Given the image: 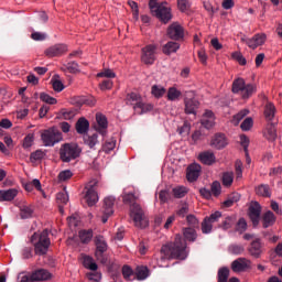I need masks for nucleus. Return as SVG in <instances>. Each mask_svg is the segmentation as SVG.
Instances as JSON below:
<instances>
[{"label":"nucleus","mask_w":282,"mask_h":282,"mask_svg":"<svg viewBox=\"0 0 282 282\" xmlns=\"http://www.w3.org/2000/svg\"><path fill=\"white\" fill-rule=\"evenodd\" d=\"M122 199L123 204H128L130 206V217H132L134 226L137 228H147L149 226V218H147L144 209H142L140 204L135 203V195L132 193L124 194Z\"/></svg>","instance_id":"nucleus-1"},{"label":"nucleus","mask_w":282,"mask_h":282,"mask_svg":"<svg viewBox=\"0 0 282 282\" xmlns=\"http://www.w3.org/2000/svg\"><path fill=\"white\" fill-rule=\"evenodd\" d=\"M162 254L167 259H180L184 261L188 257V251H186V240L182 236H176L173 243L164 245L161 248Z\"/></svg>","instance_id":"nucleus-2"},{"label":"nucleus","mask_w":282,"mask_h":282,"mask_svg":"<svg viewBox=\"0 0 282 282\" xmlns=\"http://www.w3.org/2000/svg\"><path fill=\"white\" fill-rule=\"evenodd\" d=\"M149 8L151 14L156 17L161 23H169L173 19V13H171V7L166 2H158V0H150Z\"/></svg>","instance_id":"nucleus-3"},{"label":"nucleus","mask_w":282,"mask_h":282,"mask_svg":"<svg viewBox=\"0 0 282 282\" xmlns=\"http://www.w3.org/2000/svg\"><path fill=\"white\" fill-rule=\"evenodd\" d=\"M31 243H33L35 248V254L42 257L43 254H47V250L50 249V230L44 229L40 235L34 232L31 237Z\"/></svg>","instance_id":"nucleus-4"},{"label":"nucleus","mask_w":282,"mask_h":282,"mask_svg":"<svg viewBox=\"0 0 282 282\" xmlns=\"http://www.w3.org/2000/svg\"><path fill=\"white\" fill-rule=\"evenodd\" d=\"M82 152L83 150L78 147V143H65L59 149V158L62 162H72V160L80 158Z\"/></svg>","instance_id":"nucleus-5"},{"label":"nucleus","mask_w":282,"mask_h":282,"mask_svg":"<svg viewBox=\"0 0 282 282\" xmlns=\"http://www.w3.org/2000/svg\"><path fill=\"white\" fill-rule=\"evenodd\" d=\"M41 139L44 147H54V144H58L63 140V133L56 128H50L42 132Z\"/></svg>","instance_id":"nucleus-6"},{"label":"nucleus","mask_w":282,"mask_h":282,"mask_svg":"<svg viewBox=\"0 0 282 282\" xmlns=\"http://www.w3.org/2000/svg\"><path fill=\"white\" fill-rule=\"evenodd\" d=\"M95 246H96L95 257L97 261H99V263H101L102 265H107L109 260L105 254V251L108 249L107 240H105V237H102L101 235L96 236Z\"/></svg>","instance_id":"nucleus-7"},{"label":"nucleus","mask_w":282,"mask_h":282,"mask_svg":"<svg viewBox=\"0 0 282 282\" xmlns=\"http://www.w3.org/2000/svg\"><path fill=\"white\" fill-rule=\"evenodd\" d=\"M185 113L187 116H197V110L199 109V100L195 98L194 91H186L184 97Z\"/></svg>","instance_id":"nucleus-8"},{"label":"nucleus","mask_w":282,"mask_h":282,"mask_svg":"<svg viewBox=\"0 0 282 282\" xmlns=\"http://www.w3.org/2000/svg\"><path fill=\"white\" fill-rule=\"evenodd\" d=\"M219 219H221V212H215L206 216L200 224L203 235H210L213 232V225L217 224Z\"/></svg>","instance_id":"nucleus-9"},{"label":"nucleus","mask_w":282,"mask_h":282,"mask_svg":"<svg viewBox=\"0 0 282 282\" xmlns=\"http://www.w3.org/2000/svg\"><path fill=\"white\" fill-rule=\"evenodd\" d=\"M98 181L93 180L86 185L85 199L88 206H96L98 204V192H96Z\"/></svg>","instance_id":"nucleus-10"},{"label":"nucleus","mask_w":282,"mask_h":282,"mask_svg":"<svg viewBox=\"0 0 282 282\" xmlns=\"http://www.w3.org/2000/svg\"><path fill=\"white\" fill-rule=\"evenodd\" d=\"M248 215L252 225L257 228L259 221H261V204L259 202H252L249 206Z\"/></svg>","instance_id":"nucleus-11"},{"label":"nucleus","mask_w":282,"mask_h":282,"mask_svg":"<svg viewBox=\"0 0 282 282\" xmlns=\"http://www.w3.org/2000/svg\"><path fill=\"white\" fill-rule=\"evenodd\" d=\"M155 50L158 47L153 44H149L142 48L141 61L144 65H153L155 63Z\"/></svg>","instance_id":"nucleus-12"},{"label":"nucleus","mask_w":282,"mask_h":282,"mask_svg":"<svg viewBox=\"0 0 282 282\" xmlns=\"http://www.w3.org/2000/svg\"><path fill=\"white\" fill-rule=\"evenodd\" d=\"M167 36L172 41H182L184 39V26H181L177 22H173L167 28Z\"/></svg>","instance_id":"nucleus-13"},{"label":"nucleus","mask_w":282,"mask_h":282,"mask_svg":"<svg viewBox=\"0 0 282 282\" xmlns=\"http://www.w3.org/2000/svg\"><path fill=\"white\" fill-rule=\"evenodd\" d=\"M116 204V197L108 196L104 199V216L101 218L102 224H107L111 215H113V205Z\"/></svg>","instance_id":"nucleus-14"},{"label":"nucleus","mask_w":282,"mask_h":282,"mask_svg":"<svg viewBox=\"0 0 282 282\" xmlns=\"http://www.w3.org/2000/svg\"><path fill=\"white\" fill-rule=\"evenodd\" d=\"M67 52V45L66 44H54L53 46H50L45 50L44 54L47 56V58H54L56 56H63V54H66Z\"/></svg>","instance_id":"nucleus-15"},{"label":"nucleus","mask_w":282,"mask_h":282,"mask_svg":"<svg viewBox=\"0 0 282 282\" xmlns=\"http://www.w3.org/2000/svg\"><path fill=\"white\" fill-rule=\"evenodd\" d=\"M248 252L254 259H259L261 254H263V242H261V238H256L249 246Z\"/></svg>","instance_id":"nucleus-16"},{"label":"nucleus","mask_w":282,"mask_h":282,"mask_svg":"<svg viewBox=\"0 0 282 282\" xmlns=\"http://www.w3.org/2000/svg\"><path fill=\"white\" fill-rule=\"evenodd\" d=\"M251 261L246 258H238L231 262L232 272H246L251 265Z\"/></svg>","instance_id":"nucleus-17"},{"label":"nucleus","mask_w":282,"mask_h":282,"mask_svg":"<svg viewBox=\"0 0 282 282\" xmlns=\"http://www.w3.org/2000/svg\"><path fill=\"white\" fill-rule=\"evenodd\" d=\"M200 173H202L200 164L194 163V164L189 165L186 171L187 182H197Z\"/></svg>","instance_id":"nucleus-18"},{"label":"nucleus","mask_w":282,"mask_h":282,"mask_svg":"<svg viewBox=\"0 0 282 282\" xmlns=\"http://www.w3.org/2000/svg\"><path fill=\"white\" fill-rule=\"evenodd\" d=\"M228 144V141L226 140V134L224 133H216L210 141V147L214 149H225V147Z\"/></svg>","instance_id":"nucleus-19"},{"label":"nucleus","mask_w":282,"mask_h":282,"mask_svg":"<svg viewBox=\"0 0 282 282\" xmlns=\"http://www.w3.org/2000/svg\"><path fill=\"white\" fill-rule=\"evenodd\" d=\"M200 124L205 129L215 127V113L212 110H206L200 119Z\"/></svg>","instance_id":"nucleus-20"},{"label":"nucleus","mask_w":282,"mask_h":282,"mask_svg":"<svg viewBox=\"0 0 282 282\" xmlns=\"http://www.w3.org/2000/svg\"><path fill=\"white\" fill-rule=\"evenodd\" d=\"M96 121H97L96 131L105 138V135H107V127H108L107 117H105L101 113H97Z\"/></svg>","instance_id":"nucleus-21"},{"label":"nucleus","mask_w":282,"mask_h":282,"mask_svg":"<svg viewBox=\"0 0 282 282\" xmlns=\"http://www.w3.org/2000/svg\"><path fill=\"white\" fill-rule=\"evenodd\" d=\"M262 228H271L276 224V216L272 210H267L261 217Z\"/></svg>","instance_id":"nucleus-22"},{"label":"nucleus","mask_w":282,"mask_h":282,"mask_svg":"<svg viewBox=\"0 0 282 282\" xmlns=\"http://www.w3.org/2000/svg\"><path fill=\"white\" fill-rule=\"evenodd\" d=\"M265 34H256L252 39L247 40V45L251 50H257L260 45H263L265 43Z\"/></svg>","instance_id":"nucleus-23"},{"label":"nucleus","mask_w":282,"mask_h":282,"mask_svg":"<svg viewBox=\"0 0 282 282\" xmlns=\"http://www.w3.org/2000/svg\"><path fill=\"white\" fill-rule=\"evenodd\" d=\"M31 274L35 282L50 281V279H52V273H50V271H47L46 269H37L33 271Z\"/></svg>","instance_id":"nucleus-24"},{"label":"nucleus","mask_w":282,"mask_h":282,"mask_svg":"<svg viewBox=\"0 0 282 282\" xmlns=\"http://www.w3.org/2000/svg\"><path fill=\"white\" fill-rule=\"evenodd\" d=\"M75 129L79 135H85L89 131V121L85 117L79 118L75 123Z\"/></svg>","instance_id":"nucleus-25"},{"label":"nucleus","mask_w":282,"mask_h":282,"mask_svg":"<svg viewBox=\"0 0 282 282\" xmlns=\"http://www.w3.org/2000/svg\"><path fill=\"white\" fill-rule=\"evenodd\" d=\"M198 159L200 160L202 164H206L207 166H212V164H215L216 162L215 153L212 151L202 152L198 155Z\"/></svg>","instance_id":"nucleus-26"},{"label":"nucleus","mask_w":282,"mask_h":282,"mask_svg":"<svg viewBox=\"0 0 282 282\" xmlns=\"http://www.w3.org/2000/svg\"><path fill=\"white\" fill-rule=\"evenodd\" d=\"M17 195H19V191H17V188H10L7 191L0 189V202H12Z\"/></svg>","instance_id":"nucleus-27"},{"label":"nucleus","mask_w":282,"mask_h":282,"mask_svg":"<svg viewBox=\"0 0 282 282\" xmlns=\"http://www.w3.org/2000/svg\"><path fill=\"white\" fill-rule=\"evenodd\" d=\"M180 50V43L170 41L162 47L163 54L165 56H171V54H175Z\"/></svg>","instance_id":"nucleus-28"},{"label":"nucleus","mask_w":282,"mask_h":282,"mask_svg":"<svg viewBox=\"0 0 282 282\" xmlns=\"http://www.w3.org/2000/svg\"><path fill=\"white\" fill-rule=\"evenodd\" d=\"M82 263L84 268H87V270H91L93 272H96V270H98V264L94 261V258H91L90 256L83 254Z\"/></svg>","instance_id":"nucleus-29"},{"label":"nucleus","mask_w":282,"mask_h":282,"mask_svg":"<svg viewBox=\"0 0 282 282\" xmlns=\"http://www.w3.org/2000/svg\"><path fill=\"white\" fill-rule=\"evenodd\" d=\"M183 236L185 241H191L192 243L197 241V230L191 227L183 228Z\"/></svg>","instance_id":"nucleus-30"},{"label":"nucleus","mask_w":282,"mask_h":282,"mask_svg":"<svg viewBox=\"0 0 282 282\" xmlns=\"http://www.w3.org/2000/svg\"><path fill=\"white\" fill-rule=\"evenodd\" d=\"M34 216V207L32 205H23L20 208V217L21 219H32Z\"/></svg>","instance_id":"nucleus-31"},{"label":"nucleus","mask_w":282,"mask_h":282,"mask_svg":"<svg viewBox=\"0 0 282 282\" xmlns=\"http://www.w3.org/2000/svg\"><path fill=\"white\" fill-rule=\"evenodd\" d=\"M138 102H142V97L137 93H130L126 97V105H131L133 109L138 107Z\"/></svg>","instance_id":"nucleus-32"},{"label":"nucleus","mask_w":282,"mask_h":282,"mask_svg":"<svg viewBox=\"0 0 282 282\" xmlns=\"http://www.w3.org/2000/svg\"><path fill=\"white\" fill-rule=\"evenodd\" d=\"M153 110V105L151 104H144V102H138L137 106H134L135 113H139V116H142V113H149V111Z\"/></svg>","instance_id":"nucleus-33"},{"label":"nucleus","mask_w":282,"mask_h":282,"mask_svg":"<svg viewBox=\"0 0 282 282\" xmlns=\"http://www.w3.org/2000/svg\"><path fill=\"white\" fill-rule=\"evenodd\" d=\"M246 87V80L243 78H237L232 83L231 91L232 94H242Z\"/></svg>","instance_id":"nucleus-34"},{"label":"nucleus","mask_w":282,"mask_h":282,"mask_svg":"<svg viewBox=\"0 0 282 282\" xmlns=\"http://www.w3.org/2000/svg\"><path fill=\"white\" fill-rule=\"evenodd\" d=\"M256 194L259 195V197H272V191L270 189V185H259L256 188Z\"/></svg>","instance_id":"nucleus-35"},{"label":"nucleus","mask_w":282,"mask_h":282,"mask_svg":"<svg viewBox=\"0 0 282 282\" xmlns=\"http://www.w3.org/2000/svg\"><path fill=\"white\" fill-rule=\"evenodd\" d=\"M275 113H276V107H274L273 104H267L264 108L265 120L271 122V120H274Z\"/></svg>","instance_id":"nucleus-36"},{"label":"nucleus","mask_w":282,"mask_h":282,"mask_svg":"<svg viewBox=\"0 0 282 282\" xmlns=\"http://www.w3.org/2000/svg\"><path fill=\"white\" fill-rule=\"evenodd\" d=\"M228 252L229 254H235V256L243 254V252H246V247L239 243H231L228 247Z\"/></svg>","instance_id":"nucleus-37"},{"label":"nucleus","mask_w":282,"mask_h":282,"mask_svg":"<svg viewBox=\"0 0 282 282\" xmlns=\"http://www.w3.org/2000/svg\"><path fill=\"white\" fill-rule=\"evenodd\" d=\"M134 276H135V279H138V281H144V279L149 278V268L137 267Z\"/></svg>","instance_id":"nucleus-38"},{"label":"nucleus","mask_w":282,"mask_h":282,"mask_svg":"<svg viewBox=\"0 0 282 282\" xmlns=\"http://www.w3.org/2000/svg\"><path fill=\"white\" fill-rule=\"evenodd\" d=\"M122 275L126 281H135V272L129 265L122 267Z\"/></svg>","instance_id":"nucleus-39"},{"label":"nucleus","mask_w":282,"mask_h":282,"mask_svg":"<svg viewBox=\"0 0 282 282\" xmlns=\"http://www.w3.org/2000/svg\"><path fill=\"white\" fill-rule=\"evenodd\" d=\"M76 116V112L74 110L65 109L63 108L57 113V118H61L62 120H72Z\"/></svg>","instance_id":"nucleus-40"},{"label":"nucleus","mask_w":282,"mask_h":282,"mask_svg":"<svg viewBox=\"0 0 282 282\" xmlns=\"http://www.w3.org/2000/svg\"><path fill=\"white\" fill-rule=\"evenodd\" d=\"M93 237H94V230L91 229L79 231V239L82 243H89Z\"/></svg>","instance_id":"nucleus-41"},{"label":"nucleus","mask_w":282,"mask_h":282,"mask_svg":"<svg viewBox=\"0 0 282 282\" xmlns=\"http://www.w3.org/2000/svg\"><path fill=\"white\" fill-rule=\"evenodd\" d=\"M151 94L154 98H162L166 94V88L161 85H153L151 88Z\"/></svg>","instance_id":"nucleus-42"},{"label":"nucleus","mask_w":282,"mask_h":282,"mask_svg":"<svg viewBox=\"0 0 282 282\" xmlns=\"http://www.w3.org/2000/svg\"><path fill=\"white\" fill-rule=\"evenodd\" d=\"M98 142V134L95 133L93 135H84V144L89 147V149H94L96 147V143Z\"/></svg>","instance_id":"nucleus-43"},{"label":"nucleus","mask_w":282,"mask_h":282,"mask_svg":"<svg viewBox=\"0 0 282 282\" xmlns=\"http://www.w3.org/2000/svg\"><path fill=\"white\" fill-rule=\"evenodd\" d=\"M235 226V217L227 216L220 225H218V228H223V230H230V228Z\"/></svg>","instance_id":"nucleus-44"},{"label":"nucleus","mask_w":282,"mask_h":282,"mask_svg":"<svg viewBox=\"0 0 282 282\" xmlns=\"http://www.w3.org/2000/svg\"><path fill=\"white\" fill-rule=\"evenodd\" d=\"M267 140H270V142L276 140V128L274 127V123H270L267 127Z\"/></svg>","instance_id":"nucleus-45"},{"label":"nucleus","mask_w":282,"mask_h":282,"mask_svg":"<svg viewBox=\"0 0 282 282\" xmlns=\"http://www.w3.org/2000/svg\"><path fill=\"white\" fill-rule=\"evenodd\" d=\"M182 96V91L177 90L175 87H170L167 90V100L175 101Z\"/></svg>","instance_id":"nucleus-46"},{"label":"nucleus","mask_w":282,"mask_h":282,"mask_svg":"<svg viewBox=\"0 0 282 282\" xmlns=\"http://www.w3.org/2000/svg\"><path fill=\"white\" fill-rule=\"evenodd\" d=\"M232 182H235V174L232 172H225L223 174V185L224 186H232Z\"/></svg>","instance_id":"nucleus-47"},{"label":"nucleus","mask_w":282,"mask_h":282,"mask_svg":"<svg viewBox=\"0 0 282 282\" xmlns=\"http://www.w3.org/2000/svg\"><path fill=\"white\" fill-rule=\"evenodd\" d=\"M254 91H257V87L252 84H248L245 85L241 96L242 98H249L250 96H252V94H254Z\"/></svg>","instance_id":"nucleus-48"},{"label":"nucleus","mask_w":282,"mask_h":282,"mask_svg":"<svg viewBox=\"0 0 282 282\" xmlns=\"http://www.w3.org/2000/svg\"><path fill=\"white\" fill-rule=\"evenodd\" d=\"M228 276H230V270L228 268L219 269L218 282H228Z\"/></svg>","instance_id":"nucleus-49"},{"label":"nucleus","mask_w":282,"mask_h":282,"mask_svg":"<svg viewBox=\"0 0 282 282\" xmlns=\"http://www.w3.org/2000/svg\"><path fill=\"white\" fill-rule=\"evenodd\" d=\"M116 149V139H109L102 144V151L105 153H111Z\"/></svg>","instance_id":"nucleus-50"},{"label":"nucleus","mask_w":282,"mask_h":282,"mask_svg":"<svg viewBox=\"0 0 282 282\" xmlns=\"http://www.w3.org/2000/svg\"><path fill=\"white\" fill-rule=\"evenodd\" d=\"M172 193H173V196L176 198V199H182V197H185L186 196V187L184 186H178V187H174L172 189Z\"/></svg>","instance_id":"nucleus-51"},{"label":"nucleus","mask_w":282,"mask_h":282,"mask_svg":"<svg viewBox=\"0 0 282 282\" xmlns=\"http://www.w3.org/2000/svg\"><path fill=\"white\" fill-rule=\"evenodd\" d=\"M186 221L189 226V228H199V219H197V217H195V215L189 214L186 216Z\"/></svg>","instance_id":"nucleus-52"},{"label":"nucleus","mask_w":282,"mask_h":282,"mask_svg":"<svg viewBox=\"0 0 282 282\" xmlns=\"http://www.w3.org/2000/svg\"><path fill=\"white\" fill-rule=\"evenodd\" d=\"M210 193L214 197H219V195H221V183L218 181L213 182Z\"/></svg>","instance_id":"nucleus-53"},{"label":"nucleus","mask_w":282,"mask_h":282,"mask_svg":"<svg viewBox=\"0 0 282 282\" xmlns=\"http://www.w3.org/2000/svg\"><path fill=\"white\" fill-rule=\"evenodd\" d=\"M248 230V223L246 221V218H240L236 225V231L243 234Z\"/></svg>","instance_id":"nucleus-54"},{"label":"nucleus","mask_w":282,"mask_h":282,"mask_svg":"<svg viewBox=\"0 0 282 282\" xmlns=\"http://www.w3.org/2000/svg\"><path fill=\"white\" fill-rule=\"evenodd\" d=\"M40 99L42 100V102H46L47 105H56L57 102L56 98L50 96L46 93H41Z\"/></svg>","instance_id":"nucleus-55"},{"label":"nucleus","mask_w":282,"mask_h":282,"mask_svg":"<svg viewBox=\"0 0 282 282\" xmlns=\"http://www.w3.org/2000/svg\"><path fill=\"white\" fill-rule=\"evenodd\" d=\"M252 124H254L252 118L247 117L240 124V129H242V131H250V129H252Z\"/></svg>","instance_id":"nucleus-56"},{"label":"nucleus","mask_w":282,"mask_h":282,"mask_svg":"<svg viewBox=\"0 0 282 282\" xmlns=\"http://www.w3.org/2000/svg\"><path fill=\"white\" fill-rule=\"evenodd\" d=\"M56 200L57 204H67V202H69V195L67 194V192H59L56 195Z\"/></svg>","instance_id":"nucleus-57"},{"label":"nucleus","mask_w":282,"mask_h":282,"mask_svg":"<svg viewBox=\"0 0 282 282\" xmlns=\"http://www.w3.org/2000/svg\"><path fill=\"white\" fill-rule=\"evenodd\" d=\"M188 210H189L188 204L184 203L177 209L176 215H177V217H181V218H184L185 216L187 217Z\"/></svg>","instance_id":"nucleus-58"},{"label":"nucleus","mask_w":282,"mask_h":282,"mask_svg":"<svg viewBox=\"0 0 282 282\" xmlns=\"http://www.w3.org/2000/svg\"><path fill=\"white\" fill-rule=\"evenodd\" d=\"M43 158H45V153L42 150H36L30 155L31 162H39L40 160H43Z\"/></svg>","instance_id":"nucleus-59"},{"label":"nucleus","mask_w":282,"mask_h":282,"mask_svg":"<svg viewBox=\"0 0 282 282\" xmlns=\"http://www.w3.org/2000/svg\"><path fill=\"white\" fill-rule=\"evenodd\" d=\"M65 67L69 72V74H78V72H80L78 63L76 62H68Z\"/></svg>","instance_id":"nucleus-60"},{"label":"nucleus","mask_w":282,"mask_h":282,"mask_svg":"<svg viewBox=\"0 0 282 282\" xmlns=\"http://www.w3.org/2000/svg\"><path fill=\"white\" fill-rule=\"evenodd\" d=\"M250 113V110L248 109H243L240 112H238L237 115L234 116V122H236V124H238L239 122H241L242 119L246 118V116H248Z\"/></svg>","instance_id":"nucleus-61"},{"label":"nucleus","mask_w":282,"mask_h":282,"mask_svg":"<svg viewBox=\"0 0 282 282\" xmlns=\"http://www.w3.org/2000/svg\"><path fill=\"white\" fill-rule=\"evenodd\" d=\"M74 175V173H72V171L66 170V171H62L58 174V180L59 182H67V180H70V177Z\"/></svg>","instance_id":"nucleus-62"},{"label":"nucleus","mask_w":282,"mask_h":282,"mask_svg":"<svg viewBox=\"0 0 282 282\" xmlns=\"http://www.w3.org/2000/svg\"><path fill=\"white\" fill-rule=\"evenodd\" d=\"M32 144H34V135L32 133H29L23 140V148L30 149Z\"/></svg>","instance_id":"nucleus-63"},{"label":"nucleus","mask_w":282,"mask_h":282,"mask_svg":"<svg viewBox=\"0 0 282 282\" xmlns=\"http://www.w3.org/2000/svg\"><path fill=\"white\" fill-rule=\"evenodd\" d=\"M31 39L33 41H45V39H47V33H43V32H33L31 34Z\"/></svg>","instance_id":"nucleus-64"}]
</instances>
